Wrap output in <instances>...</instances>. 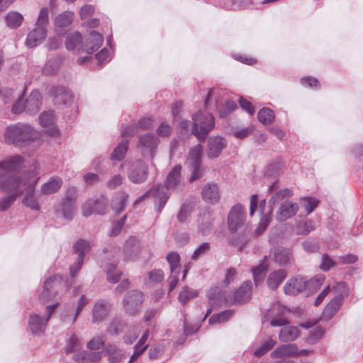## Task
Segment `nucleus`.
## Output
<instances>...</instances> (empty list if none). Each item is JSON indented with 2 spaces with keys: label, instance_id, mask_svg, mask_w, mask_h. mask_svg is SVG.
<instances>
[{
  "label": "nucleus",
  "instance_id": "obj_29",
  "mask_svg": "<svg viewBox=\"0 0 363 363\" xmlns=\"http://www.w3.org/2000/svg\"><path fill=\"white\" fill-rule=\"evenodd\" d=\"M342 301L341 296H335L324 308L323 318L330 320L340 309Z\"/></svg>",
  "mask_w": 363,
  "mask_h": 363
},
{
  "label": "nucleus",
  "instance_id": "obj_10",
  "mask_svg": "<svg viewBox=\"0 0 363 363\" xmlns=\"http://www.w3.org/2000/svg\"><path fill=\"white\" fill-rule=\"evenodd\" d=\"M245 220V211L244 207L240 203L235 204L231 208L228 216L229 230L232 233H235L244 224Z\"/></svg>",
  "mask_w": 363,
  "mask_h": 363
},
{
  "label": "nucleus",
  "instance_id": "obj_34",
  "mask_svg": "<svg viewBox=\"0 0 363 363\" xmlns=\"http://www.w3.org/2000/svg\"><path fill=\"white\" fill-rule=\"evenodd\" d=\"M105 272L107 281L112 284L117 283L122 276V272L116 268L114 264H107L105 267Z\"/></svg>",
  "mask_w": 363,
  "mask_h": 363
},
{
  "label": "nucleus",
  "instance_id": "obj_3",
  "mask_svg": "<svg viewBox=\"0 0 363 363\" xmlns=\"http://www.w3.org/2000/svg\"><path fill=\"white\" fill-rule=\"evenodd\" d=\"M182 169V167L180 164L176 165L169 173L166 179L165 186L161 184L154 186L152 189L140 196L135 201V204L143 201L145 198L149 196L150 194H152L155 199L157 211L161 212L169 199L167 190L176 189L181 184Z\"/></svg>",
  "mask_w": 363,
  "mask_h": 363
},
{
  "label": "nucleus",
  "instance_id": "obj_61",
  "mask_svg": "<svg viewBox=\"0 0 363 363\" xmlns=\"http://www.w3.org/2000/svg\"><path fill=\"white\" fill-rule=\"evenodd\" d=\"M237 108V104L235 101L232 100H228L225 102V106L220 110V116L225 117L228 115L231 111L235 110Z\"/></svg>",
  "mask_w": 363,
  "mask_h": 363
},
{
  "label": "nucleus",
  "instance_id": "obj_53",
  "mask_svg": "<svg viewBox=\"0 0 363 363\" xmlns=\"http://www.w3.org/2000/svg\"><path fill=\"white\" fill-rule=\"evenodd\" d=\"M167 260L169 264L171 273H174L180 262V256L177 252H171L167 255Z\"/></svg>",
  "mask_w": 363,
  "mask_h": 363
},
{
  "label": "nucleus",
  "instance_id": "obj_12",
  "mask_svg": "<svg viewBox=\"0 0 363 363\" xmlns=\"http://www.w3.org/2000/svg\"><path fill=\"white\" fill-rule=\"evenodd\" d=\"M159 139L153 134L146 133L140 138L138 147L144 157H153L156 152Z\"/></svg>",
  "mask_w": 363,
  "mask_h": 363
},
{
  "label": "nucleus",
  "instance_id": "obj_63",
  "mask_svg": "<svg viewBox=\"0 0 363 363\" xmlns=\"http://www.w3.org/2000/svg\"><path fill=\"white\" fill-rule=\"evenodd\" d=\"M301 83L303 86L311 87V88H318L320 86V83L316 78H313L311 77H303L301 79Z\"/></svg>",
  "mask_w": 363,
  "mask_h": 363
},
{
  "label": "nucleus",
  "instance_id": "obj_16",
  "mask_svg": "<svg viewBox=\"0 0 363 363\" xmlns=\"http://www.w3.org/2000/svg\"><path fill=\"white\" fill-rule=\"evenodd\" d=\"M62 281V277L60 274H55L47 279L43 284V290L40 295V298L48 302L55 296L54 289Z\"/></svg>",
  "mask_w": 363,
  "mask_h": 363
},
{
  "label": "nucleus",
  "instance_id": "obj_4",
  "mask_svg": "<svg viewBox=\"0 0 363 363\" xmlns=\"http://www.w3.org/2000/svg\"><path fill=\"white\" fill-rule=\"evenodd\" d=\"M103 41V35L93 30L90 33L89 38L86 44L83 45L82 43V35L77 32H72L67 36L65 47L69 50L77 49L79 52L85 51L88 54H92L101 47Z\"/></svg>",
  "mask_w": 363,
  "mask_h": 363
},
{
  "label": "nucleus",
  "instance_id": "obj_33",
  "mask_svg": "<svg viewBox=\"0 0 363 363\" xmlns=\"http://www.w3.org/2000/svg\"><path fill=\"white\" fill-rule=\"evenodd\" d=\"M128 195L123 191L116 194L113 199V208L116 213L122 212L125 207Z\"/></svg>",
  "mask_w": 363,
  "mask_h": 363
},
{
  "label": "nucleus",
  "instance_id": "obj_50",
  "mask_svg": "<svg viewBox=\"0 0 363 363\" xmlns=\"http://www.w3.org/2000/svg\"><path fill=\"white\" fill-rule=\"evenodd\" d=\"M39 121L43 127L52 126L55 121L54 112L52 111L43 112L39 117Z\"/></svg>",
  "mask_w": 363,
  "mask_h": 363
},
{
  "label": "nucleus",
  "instance_id": "obj_30",
  "mask_svg": "<svg viewBox=\"0 0 363 363\" xmlns=\"http://www.w3.org/2000/svg\"><path fill=\"white\" fill-rule=\"evenodd\" d=\"M62 185V180L58 177H53L41 187V191L44 194H51L57 192Z\"/></svg>",
  "mask_w": 363,
  "mask_h": 363
},
{
  "label": "nucleus",
  "instance_id": "obj_58",
  "mask_svg": "<svg viewBox=\"0 0 363 363\" xmlns=\"http://www.w3.org/2000/svg\"><path fill=\"white\" fill-rule=\"evenodd\" d=\"M271 221V214H262V216L260 219L259 224L256 229V233L257 234L262 233L269 225V223Z\"/></svg>",
  "mask_w": 363,
  "mask_h": 363
},
{
  "label": "nucleus",
  "instance_id": "obj_64",
  "mask_svg": "<svg viewBox=\"0 0 363 363\" xmlns=\"http://www.w3.org/2000/svg\"><path fill=\"white\" fill-rule=\"evenodd\" d=\"M148 278L155 283L161 282L164 279V273L161 269H154L148 273Z\"/></svg>",
  "mask_w": 363,
  "mask_h": 363
},
{
  "label": "nucleus",
  "instance_id": "obj_11",
  "mask_svg": "<svg viewBox=\"0 0 363 363\" xmlns=\"http://www.w3.org/2000/svg\"><path fill=\"white\" fill-rule=\"evenodd\" d=\"M108 206V200L104 196L97 199H89L82 206V213L88 217L93 213L104 214Z\"/></svg>",
  "mask_w": 363,
  "mask_h": 363
},
{
  "label": "nucleus",
  "instance_id": "obj_27",
  "mask_svg": "<svg viewBox=\"0 0 363 363\" xmlns=\"http://www.w3.org/2000/svg\"><path fill=\"white\" fill-rule=\"evenodd\" d=\"M298 347L295 344L283 345L276 348L272 353L273 358H281L284 357L296 355Z\"/></svg>",
  "mask_w": 363,
  "mask_h": 363
},
{
  "label": "nucleus",
  "instance_id": "obj_41",
  "mask_svg": "<svg viewBox=\"0 0 363 363\" xmlns=\"http://www.w3.org/2000/svg\"><path fill=\"white\" fill-rule=\"evenodd\" d=\"M125 327V323L121 318H116L109 323L107 331L111 335H118L121 333Z\"/></svg>",
  "mask_w": 363,
  "mask_h": 363
},
{
  "label": "nucleus",
  "instance_id": "obj_62",
  "mask_svg": "<svg viewBox=\"0 0 363 363\" xmlns=\"http://www.w3.org/2000/svg\"><path fill=\"white\" fill-rule=\"evenodd\" d=\"M333 289L337 294L336 296H341L342 300L348 295V290L345 282L340 281L337 283Z\"/></svg>",
  "mask_w": 363,
  "mask_h": 363
},
{
  "label": "nucleus",
  "instance_id": "obj_31",
  "mask_svg": "<svg viewBox=\"0 0 363 363\" xmlns=\"http://www.w3.org/2000/svg\"><path fill=\"white\" fill-rule=\"evenodd\" d=\"M299 335V330L296 327L287 326L283 328L279 333V339L282 342H291Z\"/></svg>",
  "mask_w": 363,
  "mask_h": 363
},
{
  "label": "nucleus",
  "instance_id": "obj_37",
  "mask_svg": "<svg viewBox=\"0 0 363 363\" xmlns=\"http://www.w3.org/2000/svg\"><path fill=\"white\" fill-rule=\"evenodd\" d=\"M138 252V240L135 237L130 238L124 247L125 259H130L133 255Z\"/></svg>",
  "mask_w": 363,
  "mask_h": 363
},
{
  "label": "nucleus",
  "instance_id": "obj_51",
  "mask_svg": "<svg viewBox=\"0 0 363 363\" xmlns=\"http://www.w3.org/2000/svg\"><path fill=\"white\" fill-rule=\"evenodd\" d=\"M301 203L307 214H309L318 206L319 201L315 198H304L301 199Z\"/></svg>",
  "mask_w": 363,
  "mask_h": 363
},
{
  "label": "nucleus",
  "instance_id": "obj_59",
  "mask_svg": "<svg viewBox=\"0 0 363 363\" xmlns=\"http://www.w3.org/2000/svg\"><path fill=\"white\" fill-rule=\"evenodd\" d=\"M254 130L253 126H248L238 129L234 132V136L238 139H245L250 136Z\"/></svg>",
  "mask_w": 363,
  "mask_h": 363
},
{
  "label": "nucleus",
  "instance_id": "obj_20",
  "mask_svg": "<svg viewBox=\"0 0 363 363\" xmlns=\"http://www.w3.org/2000/svg\"><path fill=\"white\" fill-rule=\"evenodd\" d=\"M42 96L39 91L33 90L26 100V112L35 115L40 111Z\"/></svg>",
  "mask_w": 363,
  "mask_h": 363
},
{
  "label": "nucleus",
  "instance_id": "obj_17",
  "mask_svg": "<svg viewBox=\"0 0 363 363\" xmlns=\"http://www.w3.org/2000/svg\"><path fill=\"white\" fill-rule=\"evenodd\" d=\"M298 204L291 201L282 203L276 212L275 218L278 221H285L296 214Z\"/></svg>",
  "mask_w": 363,
  "mask_h": 363
},
{
  "label": "nucleus",
  "instance_id": "obj_23",
  "mask_svg": "<svg viewBox=\"0 0 363 363\" xmlns=\"http://www.w3.org/2000/svg\"><path fill=\"white\" fill-rule=\"evenodd\" d=\"M102 353L100 351H82L76 353L73 358L79 363H97L101 360Z\"/></svg>",
  "mask_w": 363,
  "mask_h": 363
},
{
  "label": "nucleus",
  "instance_id": "obj_19",
  "mask_svg": "<svg viewBox=\"0 0 363 363\" xmlns=\"http://www.w3.org/2000/svg\"><path fill=\"white\" fill-rule=\"evenodd\" d=\"M269 256L274 261L281 266H286L291 262L292 254L289 249L283 247H274L270 250Z\"/></svg>",
  "mask_w": 363,
  "mask_h": 363
},
{
  "label": "nucleus",
  "instance_id": "obj_18",
  "mask_svg": "<svg viewBox=\"0 0 363 363\" xmlns=\"http://www.w3.org/2000/svg\"><path fill=\"white\" fill-rule=\"evenodd\" d=\"M111 306L108 302L104 300L96 301L91 311V322L94 323L101 322L108 315Z\"/></svg>",
  "mask_w": 363,
  "mask_h": 363
},
{
  "label": "nucleus",
  "instance_id": "obj_46",
  "mask_svg": "<svg viewBox=\"0 0 363 363\" xmlns=\"http://www.w3.org/2000/svg\"><path fill=\"white\" fill-rule=\"evenodd\" d=\"M258 120L263 124H269L274 119V114L269 108H263L258 112Z\"/></svg>",
  "mask_w": 363,
  "mask_h": 363
},
{
  "label": "nucleus",
  "instance_id": "obj_15",
  "mask_svg": "<svg viewBox=\"0 0 363 363\" xmlns=\"http://www.w3.org/2000/svg\"><path fill=\"white\" fill-rule=\"evenodd\" d=\"M201 196L205 203L216 204L220 199V188L216 183H208L202 187Z\"/></svg>",
  "mask_w": 363,
  "mask_h": 363
},
{
  "label": "nucleus",
  "instance_id": "obj_9",
  "mask_svg": "<svg viewBox=\"0 0 363 363\" xmlns=\"http://www.w3.org/2000/svg\"><path fill=\"white\" fill-rule=\"evenodd\" d=\"M57 305V304L55 303L47 306L45 317L43 318L37 313L32 314L30 316L28 329L33 334L39 335L45 332L47 323L50 320Z\"/></svg>",
  "mask_w": 363,
  "mask_h": 363
},
{
  "label": "nucleus",
  "instance_id": "obj_13",
  "mask_svg": "<svg viewBox=\"0 0 363 363\" xmlns=\"http://www.w3.org/2000/svg\"><path fill=\"white\" fill-rule=\"evenodd\" d=\"M143 301V294L140 291H130L123 299L124 308L127 313L133 315L139 311Z\"/></svg>",
  "mask_w": 363,
  "mask_h": 363
},
{
  "label": "nucleus",
  "instance_id": "obj_44",
  "mask_svg": "<svg viewBox=\"0 0 363 363\" xmlns=\"http://www.w3.org/2000/svg\"><path fill=\"white\" fill-rule=\"evenodd\" d=\"M91 249V244L88 241L79 240L74 246V250L77 254V258L84 259V255L89 252Z\"/></svg>",
  "mask_w": 363,
  "mask_h": 363
},
{
  "label": "nucleus",
  "instance_id": "obj_32",
  "mask_svg": "<svg viewBox=\"0 0 363 363\" xmlns=\"http://www.w3.org/2000/svg\"><path fill=\"white\" fill-rule=\"evenodd\" d=\"M149 337V332L146 331L137 345L135 346V352L130 357V361L128 363H133L134 361H135L140 355L147 349V344H146V342L147 340V338Z\"/></svg>",
  "mask_w": 363,
  "mask_h": 363
},
{
  "label": "nucleus",
  "instance_id": "obj_54",
  "mask_svg": "<svg viewBox=\"0 0 363 363\" xmlns=\"http://www.w3.org/2000/svg\"><path fill=\"white\" fill-rule=\"evenodd\" d=\"M81 347L79 340L75 335H72L67 341L65 347V352L69 354L74 352L78 350Z\"/></svg>",
  "mask_w": 363,
  "mask_h": 363
},
{
  "label": "nucleus",
  "instance_id": "obj_60",
  "mask_svg": "<svg viewBox=\"0 0 363 363\" xmlns=\"http://www.w3.org/2000/svg\"><path fill=\"white\" fill-rule=\"evenodd\" d=\"M89 302V299L85 295H82L79 298V301H77V306L76 308L75 313L73 316V318L72 320V323H74L77 318V316L80 313V312L82 311L84 306H86Z\"/></svg>",
  "mask_w": 363,
  "mask_h": 363
},
{
  "label": "nucleus",
  "instance_id": "obj_43",
  "mask_svg": "<svg viewBox=\"0 0 363 363\" xmlns=\"http://www.w3.org/2000/svg\"><path fill=\"white\" fill-rule=\"evenodd\" d=\"M292 196V192L289 189H284L277 191L269 200V203L272 205H275L278 203H282L285 202V199H289Z\"/></svg>",
  "mask_w": 363,
  "mask_h": 363
},
{
  "label": "nucleus",
  "instance_id": "obj_56",
  "mask_svg": "<svg viewBox=\"0 0 363 363\" xmlns=\"http://www.w3.org/2000/svg\"><path fill=\"white\" fill-rule=\"evenodd\" d=\"M126 218L127 216L125 215L119 220L113 224L111 230L108 233L110 236H116L120 233L121 229L123 228L125 223Z\"/></svg>",
  "mask_w": 363,
  "mask_h": 363
},
{
  "label": "nucleus",
  "instance_id": "obj_47",
  "mask_svg": "<svg viewBox=\"0 0 363 363\" xmlns=\"http://www.w3.org/2000/svg\"><path fill=\"white\" fill-rule=\"evenodd\" d=\"M315 229V225L314 222L308 219L303 223H300L297 225V234L301 235H306L309 234L311 231Z\"/></svg>",
  "mask_w": 363,
  "mask_h": 363
},
{
  "label": "nucleus",
  "instance_id": "obj_8",
  "mask_svg": "<svg viewBox=\"0 0 363 363\" xmlns=\"http://www.w3.org/2000/svg\"><path fill=\"white\" fill-rule=\"evenodd\" d=\"M323 275H318L313 279L306 281L301 277H295L289 279L284 286V291L286 294L294 296L303 291L309 286L319 287L324 281Z\"/></svg>",
  "mask_w": 363,
  "mask_h": 363
},
{
  "label": "nucleus",
  "instance_id": "obj_5",
  "mask_svg": "<svg viewBox=\"0 0 363 363\" xmlns=\"http://www.w3.org/2000/svg\"><path fill=\"white\" fill-rule=\"evenodd\" d=\"M37 180L38 179L27 174H18V184H22L21 195L25 194L22 203L25 206L35 211L40 209L38 199L35 194V186Z\"/></svg>",
  "mask_w": 363,
  "mask_h": 363
},
{
  "label": "nucleus",
  "instance_id": "obj_39",
  "mask_svg": "<svg viewBox=\"0 0 363 363\" xmlns=\"http://www.w3.org/2000/svg\"><path fill=\"white\" fill-rule=\"evenodd\" d=\"M276 341L271 337L263 340L259 347L254 351V354L257 357H261L271 350L276 345Z\"/></svg>",
  "mask_w": 363,
  "mask_h": 363
},
{
  "label": "nucleus",
  "instance_id": "obj_6",
  "mask_svg": "<svg viewBox=\"0 0 363 363\" xmlns=\"http://www.w3.org/2000/svg\"><path fill=\"white\" fill-rule=\"evenodd\" d=\"M192 120L194 121L192 133L199 140H205L209 133L214 128L215 121L213 115L199 111L192 116Z\"/></svg>",
  "mask_w": 363,
  "mask_h": 363
},
{
  "label": "nucleus",
  "instance_id": "obj_21",
  "mask_svg": "<svg viewBox=\"0 0 363 363\" xmlns=\"http://www.w3.org/2000/svg\"><path fill=\"white\" fill-rule=\"evenodd\" d=\"M226 147L225 140L220 137H212L208 140V156L210 158L218 157L222 150Z\"/></svg>",
  "mask_w": 363,
  "mask_h": 363
},
{
  "label": "nucleus",
  "instance_id": "obj_22",
  "mask_svg": "<svg viewBox=\"0 0 363 363\" xmlns=\"http://www.w3.org/2000/svg\"><path fill=\"white\" fill-rule=\"evenodd\" d=\"M252 296V282L245 281L241 286L234 292L233 303H243L248 301Z\"/></svg>",
  "mask_w": 363,
  "mask_h": 363
},
{
  "label": "nucleus",
  "instance_id": "obj_45",
  "mask_svg": "<svg viewBox=\"0 0 363 363\" xmlns=\"http://www.w3.org/2000/svg\"><path fill=\"white\" fill-rule=\"evenodd\" d=\"M197 296L198 292L196 291L188 286H184L179 294V301L182 305H184L189 300Z\"/></svg>",
  "mask_w": 363,
  "mask_h": 363
},
{
  "label": "nucleus",
  "instance_id": "obj_48",
  "mask_svg": "<svg viewBox=\"0 0 363 363\" xmlns=\"http://www.w3.org/2000/svg\"><path fill=\"white\" fill-rule=\"evenodd\" d=\"M266 200L262 199L260 201L258 205V196L257 194H253L250 197V215L252 216L255 212V210L257 207L262 214H264V207H265Z\"/></svg>",
  "mask_w": 363,
  "mask_h": 363
},
{
  "label": "nucleus",
  "instance_id": "obj_26",
  "mask_svg": "<svg viewBox=\"0 0 363 363\" xmlns=\"http://www.w3.org/2000/svg\"><path fill=\"white\" fill-rule=\"evenodd\" d=\"M74 203H75L62 199L56 207L57 215L63 217L65 219L71 220L74 213Z\"/></svg>",
  "mask_w": 363,
  "mask_h": 363
},
{
  "label": "nucleus",
  "instance_id": "obj_40",
  "mask_svg": "<svg viewBox=\"0 0 363 363\" xmlns=\"http://www.w3.org/2000/svg\"><path fill=\"white\" fill-rule=\"evenodd\" d=\"M233 315V310H226L221 313L213 314L208 320L211 325L216 323H223L230 320Z\"/></svg>",
  "mask_w": 363,
  "mask_h": 363
},
{
  "label": "nucleus",
  "instance_id": "obj_7",
  "mask_svg": "<svg viewBox=\"0 0 363 363\" xmlns=\"http://www.w3.org/2000/svg\"><path fill=\"white\" fill-rule=\"evenodd\" d=\"M48 9L43 7L40 9L36 22V27L27 35L26 45L35 48L40 44L47 35V25L48 23Z\"/></svg>",
  "mask_w": 363,
  "mask_h": 363
},
{
  "label": "nucleus",
  "instance_id": "obj_1",
  "mask_svg": "<svg viewBox=\"0 0 363 363\" xmlns=\"http://www.w3.org/2000/svg\"><path fill=\"white\" fill-rule=\"evenodd\" d=\"M23 158L15 155L0 163V190L11 194L0 199V211H5L11 207L21 195L22 184H18V174H13L23 164Z\"/></svg>",
  "mask_w": 363,
  "mask_h": 363
},
{
  "label": "nucleus",
  "instance_id": "obj_36",
  "mask_svg": "<svg viewBox=\"0 0 363 363\" xmlns=\"http://www.w3.org/2000/svg\"><path fill=\"white\" fill-rule=\"evenodd\" d=\"M128 140H123L113 150L112 154L111 155V159L112 160H122L125 153L128 150Z\"/></svg>",
  "mask_w": 363,
  "mask_h": 363
},
{
  "label": "nucleus",
  "instance_id": "obj_42",
  "mask_svg": "<svg viewBox=\"0 0 363 363\" xmlns=\"http://www.w3.org/2000/svg\"><path fill=\"white\" fill-rule=\"evenodd\" d=\"M73 18L74 13L70 11H65L56 17L55 26L57 28L68 26L72 22Z\"/></svg>",
  "mask_w": 363,
  "mask_h": 363
},
{
  "label": "nucleus",
  "instance_id": "obj_24",
  "mask_svg": "<svg viewBox=\"0 0 363 363\" xmlns=\"http://www.w3.org/2000/svg\"><path fill=\"white\" fill-rule=\"evenodd\" d=\"M103 352L108 356L110 363H119L124 357V352L116 345L108 344L104 346Z\"/></svg>",
  "mask_w": 363,
  "mask_h": 363
},
{
  "label": "nucleus",
  "instance_id": "obj_2",
  "mask_svg": "<svg viewBox=\"0 0 363 363\" xmlns=\"http://www.w3.org/2000/svg\"><path fill=\"white\" fill-rule=\"evenodd\" d=\"M5 141L17 147H26L33 143H40V133L31 125L17 123L10 125L4 133Z\"/></svg>",
  "mask_w": 363,
  "mask_h": 363
},
{
  "label": "nucleus",
  "instance_id": "obj_25",
  "mask_svg": "<svg viewBox=\"0 0 363 363\" xmlns=\"http://www.w3.org/2000/svg\"><path fill=\"white\" fill-rule=\"evenodd\" d=\"M287 273L284 269H278L271 272L267 279V284L272 290H276L285 279Z\"/></svg>",
  "mask_w": 363,
  "mask_h": 363
},
{
  "label": "nucleus",
  "instance_id": "obj_28",
  "mask_svg": "<svg viewBox=\"0 0 363 363\" xmlns=\"http://www.w3.org/2000/svg\"><path fill=\"white\" fill-rule=\"evenodd\" d=\"M268 267L269 263L265 256L257 267L252 269L255 285L257 286L262 282L265 277V272L267 270Z\"/></svg>",
  "mask_w": 363,
  "mask_h": 363
},
{
  "label": "nucleus",
  "instance_id": "obj_55",
  "mask_svg": "<svg viewBox=\"0 0 363 363\" xmlns=\"http://www.w3.org/2000/svg\"><path fill=\"white\" fill-rule=\"evenodd\" d=\"M189 167L191 168V174L189 177L190 182H193L203 176L204 171L203 169L201 167V164L190 165Z\"/></svg>",
  "mask_w": 363,
  "mask_h": 363
},
{
  "label": "nucleus",
  "instance_id": "obj_49",
  "mask_svg": "<svg viewBox=\"0 0 363 363\" xmlns=\"http://www.w3.org/2000/svg\"><path fill=\"white\" fill-rule=\"evenodd\" d=\"M211 250V245L209 242H205L201 244L194 252L191 258L196 261L203 256L206 255Z\"/></svg>",
  "mask_w": 363,
  "mask_h": 363
},
{
  "label": "nucleus",
  "instance_id": "obj_52",
  "mask_svg": "<svg viewBox=\"0 0 363 363\" xmlns=\"http://www.w3.org/2000/svg\"><path fill=\"white\" fill-rule=\"evenodd\" d=\"M105 343V340L102 335H98L94 337L90 341H89L86 344V347L90 350H98L104 347Z\"/></svg>",
  "mask_w": 363,
  "mask_h": 363
},
{
  "label": "nucleus",
  "instance_id": "obj_57",
  "mask_svg": "<svg viewBox=\"0 0 363 363\" xmlns=\"http://www.w3.org/2000/svg\"><path fill=\"white\" fill-rule=\"evenodd\" d=\"M57 32V33L56 35L49 38L48 43H47V47L49 50H56L62 45V37L60 35L59 31Z\"/></svg>",
  "mask_w": 363,
  "mask_h": 363
},
{
  "label": "nucleus",
  "instance_id": "obj_38",
  "mask_svg": "<svg viewBox=\"0 0 363 363\" xmlns=\"http://www.w3.org/2000/svg\"><path fill=\"white\" fill-rule=\"evenodd\" d=\"M23 20V16L16 11H11L5 16V21L8 27L16 28L19 27Z\"/></svg>",
  "mask_w": 363,
  "mask_h": 363
},
{
  "label": "nucleus",
  "instance_id": "obj_35",
  "mask_svg": "<svg viewBox=\"0 0 363 363\" xmlns=\"http://www.w3.org/2000/svg\"><path fill=\"white\" fill-rule=\"evenodd\" d=\"M201 153L202 147L201 145L199 144L191 148L189 153L186 164L189 166L201 164Z\"/></svg>",
  "mask_w": 363,
  "mask_h": 363
},
{
  "label": "nucleus",
  "instance_id": "obj_14",
  "mask_svg": "<svg viewBox=\"0 0 363 363\" xmlns=\"http://www.w3.org/2000/svg\"><path fill=\"white\" fill-rule=\"evenodd\" d=\"M147 166L142 160H138L132 164L128 178L135 184H140L147 179Z\"/></svg>",
  "mask_w": 363,
  "mask_h": 363
}]
</instances>
